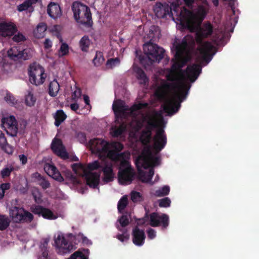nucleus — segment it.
<instances>
[{
  "mask_svg": "<svg viewBox=\"0 0 259 259\" xmlns=\"http://www.w3.org/2000/svg\"><path fill=\"white\" fill-rule=\"evenodd\" d=\"M36 101V99L33 96V94L29 93L25 97V103L28 106H32L34 105Z\"/></svg>",
  "mask_w": 259,
  "mask_h": 259,
  "instance_id": "nucleus-46",
  "label": "nucleus"
},
{
  "mask_svg": "<svg viewBox=\"0 0 259 259\" xmlns=\"http://www.w3.org/2000/svg\"><path fill=\"white\" fill-rule=\"evenodd\" d=\"M8 56L14 61L19 59L26 60L31 58L32 53L30 49H22L20 47H13L8 51Z\"/></svg>",
  "mask_w": 259,
  "mask_h": 259,
  "instance_id": "nucleus-11",
  "label": "nucleus"
},
{
  "mask_svg": "<svg viewBox=\"0 0 259 259\" xmlns=\"http://www.w3.org/2000/svg\"><path fill=\"white\" fill-rule=\"evenodd\" d=\"M10 225V221L5 215L0 214V230H6Z\"/></svg>",
  "mask_w": 259,
  "mask_h": 259,
  "instance_id": "nucleus-41",
  "label": "nucleus"
},
{
  "mask_svg": "<svg viewBox=\"0 0 259 259\" xmlns=\"http://www.w3.org/2000/svg\"><path fill=\"white\" fill-rule=\"evenodd\" d=\"M49 241L50 239L48 238H44L41 241L39 245L40 251H48V247Z\"/></svg>",
  "mask_w": 259,
  "mask_h": 259,
  "instance_id": "nucleus-52",
  "label": "nucleus"
},
{
  "mask_svg": "<svg viewBox=\"0 0 259 259\" xmlns=\"http://www.w3.org/2000/svg\"><path fill=\"white\" fill-rule=\"evenodd\" d=\"M170 191L169 187L168 186H164L158 190L155 191L154 195L157 197H162L167 195Z\"/></svg>",
  "mask_w": 259,
  "mask_h": 259,
  "instance_id": "nucleus-39",
  "label": "nucleus"
},
{
  "mask_svg": "<svg viewBox=\"0 0 259 259\" xmlns=\"http://www.w3.org/2000/svg\"><path fill=\"white\" fill-rule=\"evenodd\" d=\"M105 59L103 53L101 52H97L96 56L93 59V63L95 65L98 66L100 65Z\"/></svg>",
  "mask_w": 259,
  "mask_h": 259,
  "instance_id": "nucleus-44",
  "label": "nucleus"
},
{
  "mask_svg": "<svg viewBox=\"0 0 259 259\" xmlns=\"http://www.w3.org/2000/svg\"><path fill=\"white\" fill-rule=\"evenodd\" d=\"M213 31V25L209 22H206L199 27L196 32V41L199 45L197 50L202 60L206 63H209L212 58L214 53L212 54V52L214 47L210 42H203V40L211 36Z\"/></svg>",
  "mask_w": 259,
  "mask_h": 259,
  "instance_id": "nucleus-3",
  "label": "nucleus"
},
{
  "mask_svg": "<svg viewBox=\"0 0 259 259\" xmlns=\"http://www.w3.org/2000/svg\"><path fill=\"white\" fill-rule=\"evenodd\" d=\"M153 141V149L156 152H160L165 147L167 143V138L163 128H159L156 130Z\"/></svg>",
  "mask_w": 259,
  "mask_h": 259,
  "instance_id": "nucleus-15",
  "label": "nucleus"
},
{
  "mask_svg": "<svg viewBox=\"0 0 259 259\" xmlns=\"http://www.w3.org/2000/svg\"><path fill=\"white\" fill-rule=\"evenodd\" d=\"M60 85L56 79L50 82L48 93L51 97H56L59 91Z\"/></svg>",
  "mask_w": 259,
  "mask_h": 259,
  "instance_id": "nucleus-30",
  "label": "nucleus"
},
{
  "mask_svg": "<svg viewBox=\"0 0 259 259\" xmlns=\"http://www.w3.org/2000/svg\"><path fill=\"white\" fill-rule=\"evenodd\" d=\"M134 71L136 73L137 78L139 80L141 84H145L148 82V78L144 70L140 67H136L134 69Z\"/></svg>",
  "mask_w": 259,
  "mask_h": 259,
  "instance_id": "nucleus-29",
  "label": "nucleus"
},
{
  "mask_svg": "<svg viewBox=\"0 0 259 259\" xmlns=\"http://www.w3.org/2000/svg\"><path fill=\"white\" fill-rule=\"evenodd\" d=\"M32 196L36 203L40 204L42 202V196L41 193L38 191H34L32 192Z\"/></svg>",
  "mask_w": 259,
  "mask_h": 259,
  "instance_id": "nucleus-59",
  "label": "nucleus"
},
{
  "mask_svg": "<svg viewBox=\"0 0 259 259\" xmlns=\"http://www.w3.org/2000/svg\"><path fill=\"white\" fill-rule=\"evenodd\" d=\"M81 95V91L80 88H76L75 90L73 92L72 95V100H76L79 99Z\"/></svg>",
  "mask_w": 259,
  "mask_h": 259,
  "instance_id": "nucleus-62",
  "label": "nucleus"
},
{
  "mask_svg": "<svg viewBox=\"0 0 259 259\" xmlns=\"http://www.w3.org/2000/svg\"><path fill=\"white\" fill-rule=\"evenodd\" d=\"M126 129V124L124 122H122L118 127L115 126L112 128V134L113 137L117 138L121 136Z\"/></svg>",
  "mask_w": 259,
  "mask_h": 259,
  "instance_id": "nucleus-34",
  "label": "nucleus"
},
{
  "mask_svg": "<svg viewBox=\"0 0 259 259\" xmlns=\"http://www.w3.org/2000/svg\"><path fill=\"white\" fill-rule=\"evenodd\" d=\"M71 167L76 174H78V170L79 169L83 171V176L87 184L90 187L94 189L98 187L100 182V172H92V171L102 167L99 161L96 160L89 163L85 168H84L82 164L78 163L72 164Z\"/></svg>",
  "mask_w": 259,
  "mask_h": 259,
  "instance_id": "nucleus-5",
  "label": "nucleus"
},
{
  "mask_svg": "<svg viewBox=\"0 0 259 259\" xmlns=\"http://www.w3.org/2000/svg\"><path fill=\"white\" fill-rule=\"evenodd\" d=\"M150 162L153 166L158 165L160 163V158L158 157H151L150 158Z\"/></svg>",
  "mask_w": 259,
  "mask_h": 259,
  "instance_id": "nucleus-63",
  "label": "nucleus"
},
{
  "mask_svg": "<svg viewBox=\"0 0 259 259\" xmlns=\"http://www.w3.org/2000/svg\"><path fill=\"white\" fill-rule=\"evenodd\" d=\"M10 216L16 223L31 222L33 220V214L23 208L15 206L10 211Z\"/></svg>",
  "mask_w": 259,
  "mask_h": 259,
  "instance_id": "nucleus-10",
  "label": "nucleus"
},
{
  "mask_svg": "<svg viewBox=\"0 0 259 259\" xmlns=\"http://www.w3.org/2000/svg\"><path fill=\"white\" fill-rule=\"evenodd\" d=\"M76 138L81 143H84L87 141L86 135L83 132H78L76 134Z\"/></svg>",
  "mask_w": 259,
  "mask_h": 259,
  "instance_id": "nucleus-60",
  "label": "nucleus"
},
{
  "mask_svg": "<svg viewBox=\"0 0 259 259\" xmlns=\"http://www.w3.org/2000/svg\"><path fill=\"white\" fill-rule=\"evenodd\" d=\"M120 168H126V167H132L129 161L126 159H122L120 160Z\"/></svg>",
  "mask_w": 259,
  "mask_h": 259,
  "instance_id": "nucleus-64",
  "label": "nucleus"
},
{
  "mask_svg": "<svg viewBox=\"0 0 259 259\" xmlns=\"http://www.w3.org/2000/svg\"><path fill=\"white\" fill-rule=\"evenodd\" d=\"M69 53V47L66 43H62L59 50V57H63L67 55Z\"/></svg>",
  "mask_w": 259,
  "mask_h": 259,
  "instance_id": "nucleus-47",
  "label": "nucleus"
},
{
  "mask_svg": "<svg viewBox=\"0 0 259 259\" xmlns=\"http://www.w3.org/2000/svg\"><path fill=\"white\" fill-rule=\"evenodd\" d=\"M135 172L132 167L119 168L118 173L119 182L122 185L131 184L134 178Z\"/></svg>",
  "mask_w": 259,
  "mask_h": 259,
  "instance_id": "nucleus-17",
  "label": "nucleus"
},
{
  "mask_svg": "<svg viewBox=\"0 0 259 259\" xmlns=\"http://www.w3.org/2000/svg\"><path fill=\"white\" fill-rule=\"evenodd\" d=\"M154 174V169L152 167L150 168L148 171H144L143 170H139L138 172V179L143 183H149L151 185L153 184L151 179Z\"/></svg>",
  "mask_w": 259,
  "mask_h": 259,
  "instance_id": "nucleus-24",
  "label": "nucleus"
},
{
  "mask_svg": "<svg viewBox=\"0 0 259 259\" xmlns=\"http://www.w3.org/2000/svg\"><path fill=\"white\" fill-rule=\"evenodd\" d=\"M71 10L73 13V18L77 23L87 27L92 26L93 22L92 13L88 6L76 1L72 4Z\"/></svg>",
  "mask_w": 259,
  "mask_h": 259,
  "instance_id": "nucleus-7",
  "label": "nucleus"
},
{
  "mask_svg": "<svg viewBox=\"0 0 259 259\" xmlns=\"http://www.w3.org/2000/svg\"><path fill=\"white\" fill-rule=\"evenodd\" d=\"M13 40L17 42L24 41L26 40V37L22 33L18 32L13 36Z\"/></svg>",
  "mask_w": 259,
  "mask_h": 259,
  "instance_id": "nucleus-58",
  "label": "nucleus"
},
{
  "mask_svg": "<svg viewBox=\"0 0 259 259\" xmlns=\"http://www.w3.org/2000/svg\"><path fill=\"white\" fill-rule=\"evenodd\" d=\"M47 28V25L45 23H39L34 31L35 36L37 38L43 37Z\"/></svg>",
  "mask_w": 259,
  "mask_h": 259,
  "instance_id": "nucleus-33",
  "label": "nucleus"
},
{
  "mask_svg": "<svg viewBox=\"0 0 259 259\" xmlns=\"http://www.w3.org/2000/svg\"><path fill=\"white\" fill-rule=\"evenodd\" d=\"M28 74L31 83L36 86L42 84L47 77L44 68L35 62L29 66Z\"/></svg>",
  "mask_w": 259,
  "mask_h": 259,
  "instance_id": "nucleus-9",
  "label": "nucleus"
},
{
  "mask_svg": "<svg viewBox=\"0 0 259 259\" xmlns=\"http://www.w3.org/2000/svg\"><path fill=\"white\" fill-rule=\"evenodd\" d=\"M142 196L140 192L137 191H133L131 193V200L134 202L141 201Z\"/></svg>",
  "mask_w": 259,
  "mask_h": 259,
  "instance_id": "nucleus-57",
  "label": "nucleus"
},
{
  "mask_svg": "<svg viewBox=\"0 0 259 259\" xmlns=\"http://www.w3.org/2000/svg\"><path fill=\"white\" fill-rule=\"evenodd\" d=\"M39 177H40L39 183V185L44 190L49 188L51 186L50 182L44 178L40 177V175Z\"/></svg>",
  "mask_w": 259,
  "mask_h": 259,
  "instance_id": "nucleus-56",
  "label": "nucleus"
},
{
  "mask_svg": "<svg viewBox=\"0 0 259 259\" xmlns=\"http://www.w3.org/2000/svg\"><path fill=\"white\" fill-rule=\"evenodd\" d=\"M66 115L62 110H57L54 116L55 125L58 127L66 119Z\"/></svg>",
  "mask_w": 259,
  "mask_h": 259,
  "instance_id": "nucleus-32",
  "label": "nucleus"
},
{
  "mask_svg": "<svg viewBox=\"0 0 259 259\" xmlns=\"http://www.w3.org/2000/svg\"><path fill=\"white\" fill-rule=\"evenodd\" d=\"M117 229L119 231L121 232V233L117 234L116 238L121 242H127L130 237L127 229L126 228H121V227L119 226H117Z\"/></svg>",
  "mask_w": 259,
  "mask_h": 259,
  "instance_id": "nucleus-31",
  "label": "nucleus"
},
{
  "mask_svg": "<svg viewBox=\"0 0 259 259\" xmlns=\"http://www.w3.org/2000/svg\"><path fill=\"white\" fill-rule=\"evenodd\" d=\"M15 170V167L12 164H8L1 171V176L3 179L9 177L12 171Z\"/></svg>",
  "mask_w": 259,
  "mask_h": 259,
  "instance_id": "nucleus-37",
  "label": "nucleus"
},
{
  "mask_svg": "<svg viewBox=\"0 0 259 259\" xmlns=\"http://www.w3.org/2000/svg\"><path fill=\"white\" fill-rule=\"evenodd\" d=\"M120 60L118 58H112L108 60L106 65H109L111 68L115 66L116 65L119 64Z\"/></svg>",
  "mask_w": 259,
  "mask_h": 259,
  "instance_id": "nucleus-61",
  "label": "nucleus"
},
{
  "mask_svg": "<svg viewBox=\"0 0 259 259\" xmlns=\"http://www.w3.org/2000/svg\"><path fill=\"white\" fill-rule=\"evenodd\" d=\"M1 149L8 154H12L14 152L13 147L9 145L8 142L3 145L0 146Z\"/></svg>",
  "mask_w": 259,
  "mask_h": 259,
  "instance_id": "nucleus-54",
  "label": "nucleus"
},
{
  "mask_svg": "<svg viewBox=\"0 0 259 259\" xmlns=\"http://www.w3.org/2000/svg\"><path fill=\"white\" fill-rule=\"evenodd\" d=\"M102 170L104 174L103 180L105 183H108L113 181L114 174L111 165H106L102 167Z\"/></svg>",
  "mask_w": 259,
  "mask_h": 259,
  "instance_id": "nucleus-26",
  "label": "nucleus"
},
{
  "mask_svg": "<svg viewBox=\"0 0 259 259\" xmlns=\"http://www.w3.org/2000/svg\"><path fill=\"white\" fill-rule=\"evenodd\" d=\"M89 144L90 148L94 153L101 154L109 152L110 151L109 150V143L102 139H92L90 141Z\"/></svg>",
  "mask_w": 259,
  "mask_h": 259,
  "instance_id": "nucleus-13",
  "label": "nucleus"
},
{
  "mask_svg": "<svg viewBox=\"0 0 259 259\" xmlns=\"http://www.w3.org/2000/svg\"><path fill=\"white\" fill-rule=\"evenodd\" d=\"M5 100L9 104L14 105L17 104V100L14 96L10 93H7L5 97Z\"/></svg>",
  "mask_w": 259,
  "mask_h": 259,
  "instance_id": "nucleus-48",
  "label": "nucleus"
},
{
  "mask_svg": "<svg viewBox=\"0 0 259 259\" xmlns=\"http://www.w3.org/2000/svg\"><path fill=\"white\" fill-rule=\"evenodd\" d=\"M112 108L116 119L124 116L130 110L128 106L125 105L124 102L121 100L114 102Z\"/></svg>",
  "mask_w": 259,
  "mask_h": 259,
  "instance_id": "nucleus-20",
  "label": "nucleus"
},
{
  "mask_svg": "<svg viewBox=\"0 0 259 259\" xmlns=\"http://www.w3.org/2000/svg\"><path fill=\"white\" fill-rule=\"evenodd\" d=\"M133 242L138 246H142L146 238L145 232L143 230L140 229L138 227H135L132 231Z\"/></svg>",
  "mask_w": 259,
  "mask_h": 259,
  "instance_id": "nucleus-21",
  "label": "nucleus"
},
{
  "mask_svg": "<svg viewBox=\"0 0 259 259\" xmlns=\"http://www.w3.org/2000/svg\"><path fill=\"white\" fill-rule=\"evenodd\" d=\"M159 206L160 207H167L170 206L171 201L168 197H164L159 200Z\"/></svg>",
  "mask_w": 259,
  "mask_h": 259,
  "instance_id": "nucleus-53",
  "label": "nucleus"
},
{
  "mask_svg": "<svg viewBox=\"0 0 259 259\" xmlns=\"http://www.w3.org/2000/svg\"><path fill=\"white\" fill-rule=\"evenodd\" d=\"M45 172L56 181L59 182H63L64 179L56 167L52 164L46 163L44 167Z\"/></svg>",
  "mask_w": 259,
  "mask_h": 259,
  "instance_id": "nucleus-22",
  "label": "nucleus"
},
{
  "mask_svg": "<svg viewBox=\"0 0 259 259\" xmlns=\"http://www.w3.org/2000/svg\"><path fill=\"white\" fill-rule=\"evenodd\" d=\"M44 208L43 206L39 205L33 204L31 206L30 209L34 214L40 217L42 214Z\"/></svg>",
  "mask_w": 259,
  "mask_h": 259,
  "instance_id": "nucleus-45",
  "label": "nucleus"
},
{
  "mask_svg": "<svg viewBox=\"0 0 259 259\" xmlns=\"http://www.w3.org/2000/svg\"><path fill=\"white\" fill-rule=\"evenodd\" d=\"M48 14L53 19L60 17L62 15V11L60 6L54 2H51L47 7Z\"/></svg>",
  "mask_w": 259,
  "mask_h": 259,
  "instance_id": "nucleus-23",
  "label": "nucleus"
},
{
  "mask_svg": "<svg viewBox=\"0 0 259 259\" xmlns=\"http://www.w3.org/2000/svg\"><path fill=\"white\" fill-rule=\"evenodd\" d=\"M191 88V84L182 82H164L156 89L155 96L159 100L163 99L170 90L174 91L172 98L163 105L164 111L168 115H173L178 111L181 103L186 99Z\"/></svg>",
  "mask_w": 259,
  "mask_h": 259,
  "instance_id": "nucleus-2",
  "label": "nucleus"
},
{
  "mask_svg": "<svg viewBox=\"0 0 259 259\" xmlns=\"http://www.w3.org/2000/svg\"><path fill=\"white\" fill-rule=\"evenodd\" d=\"M140 139L143 143H149L152 139V133L145 130H143L141 132Z\"/></svg>",
  "mask_w": 259,
  "mask_h": 259,
  "instance_id": "nucleus-38",
  "label": "nucleus"
},
{
  "mask_svg": "<svg viewBox=\"0 0 259 259\" xmlns=\"http://www.w3.org/2000/svg\"><path fill=\"white\" fill-rule=\"evenodd\" d=\"M194 44L193 36L187 35L183 38L180 44L176 46L175 59H172L173 63L170 68L167 69V74L165 75L168 81L183 82L188 84L184 81L185 74L191 82H194L197 79L202 70L200 65L193 64L188 65L186 70L182 69L188 61V58L185 57L184 54L187 52L189 48Z\"/></svg>",
  "mask_w": 259,
  "mask_h": 259,
  "instance_id": "nucleus-1",
  "label": "nucleus"
},
{
  "mask_svg": "<svg viewBox=\"0 0 259 259\" xmlns=\"http://www.w3.org/2000/svg\"><path fill=\"white\" fill-rule=\"evenodd\" d=\"M89 249L81 248L75 251L67 259H89Z\"/></svg>",
  "mask_w": 259,
  "mask_h": 259,
  "instance_id": "nucleus-27",
  "label": "nucleus"
},
{
  "mask_svg": "<svg viewBox=\"0 0 259 259\" xmlns=\"http://www.w3.org/2000/svg\"><path fill=\"white\" fill-rule=\"evenodd\" d=\"M39 0H25L22 4L18 7V10L22 12L27 10L31 7L32 5L36 4Z\"/></svg>",
  "mask_w": 259,
  "mask_h": 259,
  "instance_id": "nucleus-36",
  "label": "nucleus"
},
{
  "mask_svg": "<svg viewBox=\"0 0 259 259\" xmlns=\"http://www.w3.org/2000/svg\"><path fill=\"white\" fill-rule=\"evenodd\" d=\"M143 50L146 56H140V63L151 65L155 62H159L164 57V50L155 44L147 42L144 45Z\"/></svg>",
  "mask_w": 259,
  "mask_h": 259,
  "instance_id": "nucleus-8",
  "label": "nucleus"
},
{
  "mask_svg": "<svg viewBox=\"0 0 259 259\" xmlns=\"http://www.w3.org/2000/svg\"><path fill=\"white\" fill-rule=\"evenodd\" d=\"M17 31V27L13 23L7 22L0 23V35L3 37L12 36Z\"/></svg>",
  "mask_w": 259,
  "mask_h": 259,
  "instance_id": "nucleus-19",
  "label": "nucleus"
},
{
  "mask_svg": "<svg viewBox=\"0 0 259 259\" xmlns=\"http://www.w3.org/2000/svg\"><path fill=\"white\" fill-rule=\"evenodd\" d=\"M68 237L70 239L74 241L73 243L68 242L65 237L61 235H58L55 239V246L58 249V252L60 254L67 253L71 250H74L76 248V245L80 241L87 245L91 244L92 243L91 241L81 233L75 234L70 233L68 234Z\"/></svg>",
  "mask_w": 259,
  "mask_h": 259,
  "instance_id": "nucleus-6",
  "label": "nucleus"
},
{
  "mask_svg": "<svg viewBox=\"0 0 259 259\" xmlns=\"http://www.w3.org/2000/svg\"><path fill=\"white\" fill-rule=\"evenodd\" d=\"M2 122L8 135L12 137L17 136L18 131V123L14 116L3 118Z\"/></svg>",
  "mask_w": 259,
  "mask_h": 259,
  "instance_id": "nucleus-16",
  "label": "nucleus"
},
{
  "mask_svg": "<svg viewBox=\"0 0 259 259\" xmlns=\"http://www.w3.org/2000/svg\"><path fill=\"white\" fill-rule=\"evenodd\" d=\"M91 44V41L88 36L84 35L79 41V47L82 51L87 52Z\"/></svg>",
  "mask_w": 259,
  "mask_h": 259,
  "instance_id": "nucleus-35",
  "label": "nucleus"
},
{
  "mask_svg": "<svg viewBox=\"0 0 259 259\" xmlns=\"http://www.w3.org/2000/svg\"><path fill=\"white\" fill-rule=\"evenodd\" d=\"M41 216L46 219L49 220H54L57 218L50 209L45 207L44 208Z\"/></svg>",
  "mask_w": 259,
  "mask_h": 259,
  "instance_id": "nucleus-43",
  "label": "nucleus"
},
{
  "mask_svg": "<svg viewBox=\"0 0 259 259\" xmlns=\"http://www.w3.org/2000/svg\"><path fill=\"white\" fill-rule=\"evenodd\" d=\"M157 124L155 119L153 118H150L147 122V124L145 126L144 130L152 133L153 128H156Z\"/></svg>",
  "mask_w": 259,
  "mask_h": 259,
  "instance_id": "nucleus-42",
  "label": "nucleus"
},
{
  "mask_svg": "<svg viewBox=\"0 0 259 259\" xmlns=\"http://www.w3.org/2000/svg\"><path fill=\"white\" fill-rule=\"evenodd\" d=\"M108 156L113 160L117 161L122 159H126L130 156V154L128 152L118 153L117 151L110 150L108 153Z\"/></svg>",
  "mask_w": 259,
  "mask_h": 259,
  "instance_id": "nucleus-28",
  "label": "nucleus"
},
{
  "mask_svg": "<svg viewBox=\"0 0 259 259\" xmlns=\"http://www.w3.org/2000/svg\"><path fill=\"white\" fill-rule=\"evenodd\" d=\"M111 147L113 149L112 150L120 152L123 150V145L119 142H113L111 144Z\"/></svg>",
  "mask_w": 259,
  "mask_h": 259,
  "instance_id": "nucleus-51",
  "label": "nucleus"
},
{
  "mask_svg": "<svg viewBox=\"0 0 259 259\" xmlns=\"http://www.w3.org/2000/svg\"><path fill=\"white\" fill-rule=\"evenodd\" d=\"M153 11L156 17L164 18L167 16H172L171 6L166 3L156 2L153 7Z\"/></svg>",
  "mask_w": 259,
  "mask_h": 259,
  "instance_id": "nucleus-14",
  "label": "nucleus"
},
{
  "mask_svg": "<svg viewBox=\"0 0 259 259\" xmlns=\"http://www.w3.org/2000/svg\"><path fill=\"white\" fill-rule=\"evenodd\" d=\"M149 224L153 227L161 226L162 229L164 230L169 225V219L167 214L162 213L159 215L157 212H152L149 215Z\"/></svg>",
  "mask_w": 259,
  "mask_h": 259,
  "instance_id": "nucleus-12",
  "label": "nucleus"
},
{
  "mask_svg": "<svg viewBox=\"0 0 259 259\" xmlns=\"http://www.w3.org/2000/svg\"><path fill=\"white\" fill-rule=\"evenodd\" d=\"M128 204V199L126 196H122L118 202L117 208L118 210L120 212L125 208Z\"/></svg>",
  "mask_w": 259,
  "mask_h": 259,
  "instance_id": "nucleus-40",
  "label": "nucleus"
},
{
  "mask_svg": "<svg viewBox=\"0 0 259 259\" xmlns=\"http://www.w3.org/2000/svg\"><path fill=\"white\" fill-rule=\"evenodd\" d=\"M148 106V103H139L138 104H135L131 107L132 111H138L141 110L143 108H145Z\"/></svg>",
  "mask_w": 259,
  "mask_h": 259,
  "instance_id": "nucleus-55",
  "label": "nucleus"
},
{
  "mask_svg": "<svg viewBox=\"0 0 259 259\" xmlns=\"http://www.w3.org/2000/svg\"><path fill=\"white\" fill-rule=\"evenodd\" d=\"M118 222L121 228H124L129 224V219L127 215H122L119 219Z\"/></svg>",
  "mask_w": 259,
  "mask_h": 259,
  "instance_id": "nucleus-50",
  "label": "nucleus"
},
{
  "mask_svg": "<svg viewBox=\"0 0 259 259\" xmlns=\"http://www.w3.org/2000/svg\"><path fill=\"white\" fill-rule=\"evenodd\" d=\"M160 36V30L158 26L152 25L150 27L149 33L145 36L149 40L147 42L153 43L158 40Z\"/></svg>",
  "mask_w": 259,
  "mask_h": 259,
  "instance_id": "nucleus-25",
  "label": "nucleus"
},
{
  "mask_svg": "<svg viewBox=\"0 0 259 259\" xmlns=\"http://www.w3.org/2000/svg\"><path fill=\"white\" fill-rule=\"evenodd\" d=\"M66 177L74 184H78L79 183V181L78 178L70 170H68L66 172Z\"/></svg>",
  "mask_w": 259,
  "mask_h": 259,
  "instance_id": "nucleus-49",
  "label": "nucleus"
},
{
  "mask_svg": "<svg viewBox=\"0 0 259 259\" xmlns=\"http://www.w3.org/2000/svg\"><path fill=\"white\" fill-rule=\"evenodd\" d=\"M51 149L53 152L63 159H67L69 157L65 147L61 140L55 138L51 144Z\"/></svg>",
  "mask_w": 259,
  "mask_h": 259,
  "instance_id": "nucleus-18",
  "label": "nucleus"
},
{
  "mask_svg": "<svg viewBox=\"0 0 259 259\" xmlns=\"http://www.w3.org/2000/svg\"><path fill=\"white\" fill-rule=\"evenodd\" d=\"M207 13V10L202 5L199 6L196 13L185 8H180V12L177 14L182 26L194 32L197 25H200Z\"/></svg>",
  "mask_w": 259,
  "mask_h": 259,
  "instance_id": "nucleus-4",
  "label": "nucleus"
}]
</instances>
